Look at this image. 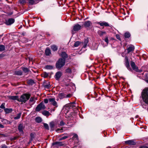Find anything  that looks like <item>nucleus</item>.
I'll return each mask as SVG.
<instances>
[{
  "instance_id": "obj_29",
  "label": "nucleus",
  "mask_w": 148,
  "mask_h": 148,
  "mask_svg": "<svg viewBox=\"0 0 148 148\" xmlns=\"http://www.w3.org/2000/svg\"><path fill=\"white\" fill-rule=\"evenodd\" d=\"M58 97L60 99H62L66 97V95L64 93H60L58 95Z\"/></svg>"
},
{
  "instance_id": "obj_48",
  "label": "nucleus",
  "mask_w": 148,
  "mask_h": 148,
  "mask_svg": "<svg viewBox=\"0 0 148 148\" xmlns=\"http://www.w3.org/2000/svg\"><path fill=\"white\" fill-rule=\"evenodd\" d=\"M1 148H9L5 144L2 145L1 146Z\"/></svg>"
},
{
  "instance_id": "obj_56",
  "label": "nucleus",
  "mask_w": 148,
  "mask_h": 148,
  "mask_svg": "<svg viewBox=\"0 0 148 148\" xmlns=\"http://www.w3.org/2000/svg\"><path fill=\"white\" fill-rule=\"evenodd\" d=\"M62 130V129H60L59 128L57 129L56 130V132H59L60 131Z\"/></svg>"
},
{
  "instance_id": "obj_31",
  "label": "nucleus",
  "mask_w": 148,
  "mask_h": 148,
  "mask_svg": "<svg viewBox=\"0 0 148 148\" xmlns=\"http://www.w3.org/2000/svg\"><path fill=\"white\" fill-rule=\"evenodd\" d=\"M35 121L36 122L40 123L42 122V119L40 117H37L35 118Z\"/></svg>"
},
{
  "instance_id": "obj_53",
  "label": "nucleus",
  "mask_w": 148,
  "mask_h": 148,
  "mask_svg": "<svg viewBox=\"0 0 148 148\" xmlns=\"http://www.w3.org/2000/svg\"><path fill=\"white\" fill-rule=\"evenodd\" d=\"M20 3L23 4H24L25 3V0H20Z\"/></svg>"
},
{
  "instance_id": "obj_44",
  "label": "nucleus",
  "mask_w": 148,
  "mask_h": 148,
  "mask_svg": "<svg viewBox=\"0 0 148 148\" xmlns=\"http://www.w3.org/2000/svg\"><path fill=\"white\" fill-rule=\"evenodd\" d=\"M80 44V42L78 41L76 42L74 45L75 47H78Z\"/></svg>"
},
{
  "instance_id": "obj_2",
  "label": "nucleus",
  "mask_w": 148,
  "mask_h": 148,
  "mask_svg": "<svg viewBox=\"0 0 148 148\" xmlns=\"http://www.w3.org/2000/svg\"><path fill=\"white\" fill-rule=\"evenodd\" d=\"M65 59L64 58L59 59L56 64V67L58 69H60L65 65Z\"/></svg>"
},
{
  "instance_id": "obj_28",
  "label": "nucleus",
  "mask_w": 148,
  "mask_h": 148,
  "mask_svg": "<svg viewBox=\"0 0 148 148\" xmlns=\"http://www.w3.org/2000/svg\"><path fill=\"white\" fill-rule=\"evenodd\" d=\"M3 123L5 124H10L12 122L10 121H8L6 119H4L2 121Z\"/></svg>"
},
{
  "instance_id": "obj_42",
  "label": "nucleus",
  "mask_w": 148,
  "mask_h": 148,
  "mask_svg": "<svg viewBox=\"0 0 148 148\" xmlns=\"http://www.w3.org/2000/svg\"><path fill=\"white\" fill-rule=\"evenodd\" d=\"M30 140H32L35 137V134L33 133H31L30 134Z\"/></svg>"
},
{
  "instance_id": "obj_11",
  "label": "nucleus",
  "mask_w": 148,
  "mask_h": 148,
  "mask_svg": "<svg viewBox=\"0 0 148 148\" xmlns=\"http://www.w3.org/2000/svg\"><path fill=\"white\" fill-rule=\"evenodd\" d=\"M62 75V73L60 71L57 72L56 74L55 77L56 79L59 80Z\"/></svg>"
},
{
  "instance_id": "obj_45",
  "label": "nucleus",
  "mask_w": 148,
  "mask_h": 148,
  "mask_svg": "<svg viewBox=\"0 0 148 148\" xmlns=\"http://www.w3.org/2000/svg\"><path fill=\"white\" fill-rule=\"evenodd\" d=\"M103 40H104V41L106 42L107 44L108 45V36H106L105 37V38L104 39H102Z\"/></svg>"
},
{
  "instance_id": "obj_60",
  "label": "nucleus",
  "mask_w": 148,
  "mask_h": 148,
  "mask_svg": "<svg viewBox=\"0 0 148 148\" xmlns=\"http://www.w3.org/2000/svg\"><path fill=\"white\" fill-rule=\"evenodd\" d=\"M53 111H54L55 110V109H54H54H53Z\"/></svg>"
},
{
  "instance_id": "obj_30",
  "label": "nucleus",
  "mask_w": 148,
  "mask_h": 148,
  "mask_svg": "<svg viewBox=\"0 0 148 148\" xmlns=\"http://www.w3.org/2000/svg\"><path fill=\"white\" fill-rule=\"evenodd\" d=\"M29 3L32 5L36 4L38 2V0H29Z\"/></svg>"
},
{
  "instance_id": "obj_34",
  "label": "nucleus",
  "mask_w": 148,
  "mask_h": 148,
  "mask_svg": "<svg viewBox=\"0 0 148 148\" xmlns=\"http://www.w3.org/2000/svg\"><path fill=\"white\" fill-rule=\"evenodd\" d=\"M21 69L25 73H27L29 72V70L27 68L22 67Z\"/></svg>"
},
{
  "instance_id": "obj_22",
  "label": "nucleus",
  "mask_w": 148,
  "mask_h": 148,
  "mask_svg": "<svg viewBox=\"0 0 148 148\" xmlns=\"http://www.w3.org/2000/svg\"><path fill=\"white\" fill-rule=\"evenodd\" d=\"M4 111L5 113L7 114L11 113L13 111V110L12 108H5L4 110Z\"/></svg>"
},
{
  "instance_id": "obj_24",
  "label": "nucleus",
  "mask_w": 148,
  "mask_h": 148,
  "mask_svg": "<svg viewBox=\"0 0 148 148\" xmlns=\"http://www.w3.org/2000/svg\"><path fill=\"white\" fill-rule=\"evenodd\" d=\"M42 114L44 116L48 117L51 114L48 111L46 110H44L42 112Z\"/></svg>"
},
{
  "instance_id": "obj_37",
  "label": "nucleus",
  "mask_w": 148,
  "mask_h": 148,
  "mask_svg": "<svg viewBox=\"0 0 148 148\" xmlns=\"http://www.w3.org/2000/svg\"><path fill=\"white\" fill-rule=\"evenodd\" d=\"M61 56L62 57L64 58H67V56L66 53L64 52H62Z\"/></svg>"
},
{
  "instance_id": "obj_16",
  "label": "nucleus",
  "mask_w": 148,
  "mask_h": 148,
  "mask_svg": "<svg viewBox=\"0 0 148 148\" xmlns=\"http://www.w3.org/2000/svg\"><path fill=\"white\" fill-rule=\"evenodd\" d=\"M92 23L91 21H87L85 22L84 23V26L86 28H89L92 25Z\"/></svg>"
},
{
  "instance_id": "obj_47",
  "label": "nucleus",
  "mask_w": 148,
  "mask_h": 148,
  "mask_svg": "<svg viewBox=\"0 0 148 148\" xmlns=\"http://www.w3.org/2000/svg\"><path fill=\"white\" fill-rule=\"evenodd\" d=\"M68 136H65L64 137H62V138H60L59 139V140H61L65 139H66L68 138Z\"/></svg>"
},
{
  "instance_id": "obj_43",
  "label": "nucleus",
  "mask_w": 148,
  "mask_h": 148,
  "mask_svg": "<svg viewBox=\"0 0 148 148\" xmlns=\"http://www.w3.org/2000/svg\"><path fill=\"white\" fill-rule=\"evenodd\" d=\"M43 125L44 127L47 130H49V125L48 124L46 123H43Z\"/></svg>"
},
{
  "instance_id": "obj_10",
  "label": "nucleus",
  "mask_w": 148,
  "mask_h": 148,
  "mask_svg": "<svg viewBox=\"0 0 148 148\" xmlns=\"http://www.w3.org/2000/svg\"><path fill=\"white\" fill-rule=\"evenodd\" d=\"M130 65L132 69L136 72H138V67L136 65L134 62L132 61L131 62Z\"/></svg>"
},
{
  "instance_id": "obj_35",
  "label": "nucleus",
  "mask_w": 148,
  "mask_h": 148,
  "mask_svg": "<svg viewBox=\"0 0 148 148\" xmlns=\"http://www.w3.org/2000/svg\"><path fill=\"white\" fill-rule=\"evenodd\" d=\"M88 42V39H85L84 41V45L83 46L84 48H86V47Z\"/></svg>"
},
{
  "instance_id": "obj_7",
  "label": "nucleus",
  "mask_w": 148,
  "mask_h": 148,
  "mask_svg": "<svg viewBox=\"0 0 148 148\" xmlns=\"http://www.w3.org/2000/svg\"><path fill=\"white\" fill-rule=\"evenodd\" d=\"M49 101L53 106H55V108H57L58 106L57 102L56 101L54 98H50L49 99Z\"/></svg>"
},
{
  "instance_id": "obj_39",
  "label": "nucleus",
  "mask_w": 148,
  "mask_h": 148,
  "mask_svg": "<svg viewBox=\"0 0 148 148\" xmlns=\"http://www.w3.org/2000/svg\"><path fill=\"white\" fill-rule=\"evenodd\" d=\"M130 34L129 33H126L125 34L124 36L126 38H128L130 37Z\"/></svg>"
},
{
  "instance_id": "obj_1",
  "label": "nucleus",
  "mask_w": 148,
  "mask_h": 148,
  "mask_svg": "<svg viewBox=\"0 0 148 148\" xmlns=\"http://www.w3.org/2000/svg\"><path fill=\"white\" fill-rule=\"evenodd\" d=\"M141 96L143 101L148 105V88H146L143 90Z\"/></svg>"
},
{
  "instance_id": "obj_17",
  "label": "nucleus",
  "mask_w": 148,
  "mask_h": 148,
  "mask_svg": "<svg viewBox=\"0 0 148 148\" xmlns=\"http://www.w3.org/2000/svg\"><path fill=\"white\" fill-rule=\"evenodd\" d=\"M135 47L134 46L132 45H130L127 49V53H129L133 51Z\"/></svg>"
},
{
  "instance_id": "obj_46",
  "label": "nucleus",
  "mask_w": 148,
  "mask_h": 148,
  "mask_svg": "<svg viewBox=\"0 0 148 148\" xmlns=\"http://www.w3.org/2000/svg\"><path fill=\"white\" fill-rule=\"evenodd\" d=\"M5 104L4 103H2L1 106H0V108L2 109H3L4 110L5 109Z\"/></svg>"
},
{
  "instance_id": "obj_13",
  "label": "nucleus",
  "mask_w": 148,
  "mask_h": 148,
  "mask_svg": "<svg viewBox=\"0 0 148 148\" xmlns=\"http://www.w3.org/2000/svg\"><path fill=\"white\" fill-rule=\"evenodd\" d=\"M81 25L78 24H76L74 26L73 30L75 31H77L81 29Z\"/></svg>"
},
{
  "instance_id": "obj_62",
  "label": "nucleus",
  "mask_w": 148,
  "mask_h": 148,
  "mask_svg": "<svg viewBox=\"0 0 148 148\" xmlns=\"http://www.w3.org/2000/svg\"><path fill=\"white\" fill-rule=\"evenodd\" d=\"M1 0H0V1H1Z\"/></svg>"
},
{
  "instance_id": "obj_50",
  "label": "nucleus",
  "mask_w": 148,
  "mask_h": 148,
  "mask_svg": "<svg viewBox=\"0 0 148 148\" xmlns=\"http://www.w3.org/2000/svg\"><path fill=\"white\" fill-rule=\"evenodd\" d=\"M65 124V123L62 121H61L60 124V126H63Z\"/></svg>"
},
{
  "instance_id": "obj_52",
  "label": "nucleus",
  "mask_w": 148,
  "mask_h": 148,
  "mask_svg": "<svg viewBox=\"0 0 148 148\" xmlns=\"http://www.w3.org/2000/svg\"><path fill=\"white\" fill-rule=\"evenodd\" d=\"M72 95L70 94H68L67 95H66V98L71 97L72 96Z\"/></svg>"
},
{
  "instance_id": "obj_9",
  "label": "nucleus",
  "mask_w": 148,
  "mask_h": 148,
  "mask_svg": "<svg viewBox=\"0 0 148 148\" xmlns=\"http://www.w3.org/2000/svg\"><path fill=\"white\" fill-rule=\"evenodd\" d=\"M97 24L101 26L109 27L110 25L108 23L105 21H100L97 22Z\"/></svg>"
},
{
  "instance_id": "obj_36",
  "label": "nucleus",
  "mask_w": 148,
  "mask_h": 148,
  "mask_svg": "<svg viewBox=\"0 0 148 148\" xmlns=\"http://www.w3.org/2000/svg\"><path fill=\"white\" fill-rule=\"evenodd\" d=\"M78 138L77 135L76 134H73V136L72 138V140H78Z\"/></svg>"
},
{
  "instance_id": "obj_57",
  "label": "nucleus",
  "mask_w": 148,
  "mask_h": 148,
  "mask_svg": "<svg viewBox=\"0 0 148 148\" xmlns=\"http://www.w3.org/2000/svg\"><path fill=\"white\" fill-rule=\"evenodd\" d=\"M140 148H148V147L146 146H142L139 147Z\"/></svg>"
},
{
  "instance_id": "obj_38",
  "label": "nucleus",
  "mask_w": 148,
  "mask_h": 148,
  "mask_svg": "<svg viewBox=\"0 0 148 148\" xmlns=\"http://www.w3.org/2000/svg\"><path fill=\"white\" fill-rule=\"evenodd\" d=\"M65 71L67 73L71 74L72 73L71 69L69 68H68L66 69Z\"/></svg>"
},
{
  "instance_id": "obj_41",
  "label": "nucleus",
  "mask_w": 148,
  "mask_h": 148,
  "mask_svg": "<svg viewBox=\"0 0 148 148\" xmlns=\"http://www.w3.org/2000/svg\"><path fill=\"white\" fill-rule=\"evenodd\" d=\"M49 74L48 73L46 72H44L42 74V77H44V78H46L48 77Z\"/></svg>"
},
{
  "instance_id": "obj_12",
  "label": "nucleus",
  "mask_w": 148,
  "mask_h": 148,
  "mask_svg": "<svg viewBox=\"0 0 148 148\" xmlns=\"http://www.w3.org/2000/svg\"><path fill=\"white\" fill-rule=\"evenodd\" d=\"M14 21V20L12 18H9L5 22V24L8 25H10L13 23Z\"/></svg>"
},
{
  "instance_id": "obj_20",
  "label": "nucleus",
  "mask_w": 148,
  "mask_h": 148,
  "mask_svg": "<svg viewBox=\"0 0 148 148\" xmlns=\"http://www.w3.org/2000/svg\"><path fill=\"white\" fill-rule=\"evenodd\" d=\"M24 128L23 125L22 124H20L18 127V129L19 132L23 134V129Z\"/></svg>"
},
{
  "instance_id": "obj_51",
  "label": "nucleus",
  "mask_w": 148,
  "mask_h": 148,
  "mask_svg": "<svg viewBox=\"0 0 148 148\" xmlns=\"http://www.w3.org/2000/svg\"><path fill=\"white\" fill-rule=\"evenodd\" d=\"M116 38L118 39H119V40H121V38L120 36L118 34H116Z\"/></svg>"
},
{
  "instance_id": "obj_54",
  "label": "nucleus",
  "mask_w": 148,
  "mask_h": 148,
  "mask_svg": "<svg viewBox=\"0 0 148 148\" xmlns=\"http://www.w3.org/2000/svg\"><path fill=\"white\" fill-rule=\"evenodd\" d=\"M5 55L3 54H0V59H1L2 58L4 57L5 56Z\"/></svg>"
},
{
  "instance_id": "obj_23",
  "label": "nucleus",
  "mask_w": 148,
  "mask_h": 148,
  "mask_svg": "<svg viewBox=\"0 0 148 148\" xmlns=\"http://www.w3.org/2000/svg\"><path fill=\"white\" fill-rule=\"evenodd\" d=\"M9 98L10 99H12L13 100H16L19 101V99H18V96H10L9 97Z\"/></svg>"
},
{
  "instance_id": "obj_4",
  "label": "nucleus",
  "mask_w": 148,
  "mask_h": 148,
  "mask_svg": "<svg viewBox=\"0 0 148 148\" xmlns=\"http://www.w3.org/2000/svg\"><path fill=\"white\" fill-rule=\"evenodd\" d=\"M64 107L66 109L71 108H73V109H75L76 108L75 103L74 102L66 104L64 106Z\"/></svg>"
},
{
  "instance_id": "obj_26",
  "label": "nucleus",
  "mask_w": 148,
  "mask_h": 148,
  "mask_svg": "<svg viewBox=\"0 0 148 148\" xmlns=\"http://www.w3.org/2000/svg\"><path fill=\"white\" fill-rule=\"evenodd\" d=\"M45 53L47 56H49L50 54H51L50 50L49 48H47L46 49Z\"/></svg>"
},
{
  "instance_id": "obj_27",
  "label": "nucleus",
  "mask_w": 148,
  "mask_h": 148,
  "mask_svg": "<svg viewBox=\"0 0 148 148\" xmlns=\"http://www.w3.org/2000/svg\"><path fill=\"white\" fill-rule=\"evenodd\" d=\"M97 33L101 37L106 34V32H103L101 30H99L98 31Z\"/></svg>"
},
{
  "instance_id": "obj_18",
  "label": "nucleus",
  "mask_w": 148,
  "mask_h": 148,
  "mask_svg": "<svg viewBox=\"0 0 148 148\" xmlns=\"http://www.w3.org/2000/svg\"><path fill=\"white\" fill-rule=\"evenodd\" d=\"M43 85V87L49 89L51 87V85L50 84L49 82H44Z\"/></svg>"
},
{
  "instance_id": "obj_55",
  "label": "nucleus",
  "mask_w": 148,
  "mask_h": 148,
  "mask_svg": "<svg viewBox=\"0 0 148 148\" xmlns=\"http://www.w3.org/2000/svg\"><path fill=\"white\" fill-rule=\"evenodd\" d=\"M44 102L45 103H47L48 102V100L47 99H44Z\"/></svg>"
},
{
  "instance_id": "obj_19",
  "label": "nucleus",
  "mask_w": 148,
  "mask_h": 148,
  "mask_svg": "<svg viewBox=\"0 0 148 148\" xmlns=\"http://www.w3.org/2000/svg\"><path fill=\"white\" fill-rule=\"evenodd\" d=\"M35 98L34 97H31L29 101V104L30 106H32L33 105L35 102Z\"/></svg>"
},
{
  "instance_id": "obj_32",
  "label": "nucleus",
  "mask_w": 148,
  "mask_h": 148,
  "mask_svg": "<svg viewBox=\"0 0 148 148\" xmlns=\"http://www.w3.org/2000/svg\"><path fill=\"white\" fill-rule=\"evenodd\" d=\"M51 49L53 51H56L58 50V47L55 45H53L51 46Z\"/></svg>"
},
{
  "instance_id": "obj_6",
  "label": "nucleus",
  "mask_w": 148,
  "mask_h": 148,
  "mask_svg": "<svg viewBox=\"0 0 148 148\" xmlns=\"http://www.w3.org/2000/svg\"><path fill=\"white\" fill-rule=\"evenodd\" d=\"M125 61V64L127 68V69H128L129 70H130V71H132V69L131 68L130 64L129 62V59L128 57L126 56L125 58V59L124 60Z\"/></svg>"
},
{
  "instance_id": "obj_3",
  "label": "nucleus",
  "mask_w": 148,
  "mask_h": 148,
  "mask_svg": "<svg viewBox=\"0 0 148 148\" xmlns=\"http://www.w3.org/2000/svg\"><path fill=\"white\" fill-rule=\"evenodd\" d=\"M30 97V95L29 94H24L22 95L19 99V101L25 103Z\"/></svg>"
},
{
  "instance_id": "obj_58",
  "label": "nucleus",
  "mask_w": 148,
  "mask_h": 148,
  "mask_svg": "<svg viewBox=\"0 0 148 148\" xmlns=\"http://www.w3.org/2000/svg\"><path fill=\"white\" fill-rule=\"evenodd\" d=\"M0 127L1 128H3L4 127V126L3 125L0 123Z\"/></svg>"
},
{
  "instance_id": "obj_61",
  "label": "nucleus",
  "mask_w": 148,
  "mask_h": 148,
  "mask_svg": "<svg viewBox=\"0 0 148 148\" xmlns=\"http://www.w3.org/2000/svg\"><path fill=\"white\" fill-rule=\"evenodd\" d=\"M62 131L61 132H62Z\"/></svg>"
},
{
  "instance_id": "obj_59",
  "label": "nucleus",
  "mask_w": 148,
  "mask_h": 148,
  "mask_svg": "<svg viewBox=\"0 0 148 148\" xmlns=\"http://www.w3.org/2000/svg\"><path fill=\"white\" fill-rule=\"evenodd\" d=\"M146 82H147V83H148V80H146Z\"/></svg>"
},
{
  "instance_id": "obj_49",
  "label": "nucleus",
  "mask_w": 148,
  "mask_h": 148,
  "mask_svg": "<svg viewBox=\"0 0 148 148\" xmlns=\"http://www.w3.org/2000/svg\"><path fill=\"white\" fill-rule=\"evenodd\" d=\"M46 69H52V66H48V65H47V66H46Z\"/></svg>"
},
{
  "instance_id": "obj_5",
  "label": "nucleus",
  "mask_w": 148,
  "mask_h": 148,
  "mask_svg": "<svg viewBox=\"0 0 148 148\" xmlns=\"http://www.w3.org/2000/svg\"><path fill=\"white\" fill-rule=\"evenodd\" d=\"M46 107L42 102H41L38 104L36 107L35 111L36 112H39L41 109H45Z\"/></svg>"
},
{
  "instance_id": "obj_14",
  "label": "nucleus",
  "mask_w": 148,
  "mask_h": 148,
  "mask_svg": "<svg viewBox=\"0 0 148 148\" xmlns=\"http://www.w3.org/2000/svg\"><path fill=\"white\" fill-rule=\"evenodd\" d=\"M49 125L51 131H53L54 130V127L56 125V123L54 121H52L49 123Z\"/></svg>"
},
{
  "instance_id": "obj_15",
  "label": "nucleus",
  "mask_w": 148,
  "mask_h": 148,
  "mask_svg": "<svg viewBox=\"0 0 148 148\" xmlns=\"http://www.w3.org/2000/svg\"><path fill=\"white\" fill-rule=\"evenodd\" d=\"M125 143L126 144L130 145H134L136 144V143L133 140L126 141Z\"/></svg>"
},
{
  "instance_id": "obj_33",
  "label": "nucleus",
  "mask_w": 148,
  "mask_h": 148,
  "mask_svg": "<svg viewBox=\"0 0 148 148\" xmlns=\"http://www.w3.org/2000/svg\"><path fill=\"white\" fill-rule=\"evenodd\" d=\"M21 112L18 113L16 116L14 117V119L15 120L19 119L21 118Z\"/></svg>"
},
{
  "instance_id": "obj_21",
  "label": "nucleus",
  "mask_w": 148,
  "mask_h": 148,
  "mask_svg": "<svg viewBox=\"0 0 148 148\" xmlns=\"http://www.w3.org/2000/svg\"><path fill=\"white\" fill-rule=\"evenodd\" d=\"M27 82L29 85H32L35 84L34 80L32 79H30L27 80Z\"/></svg>"
},
{
  "instance_id": "obj_25",
  "label": "nucleus",
  "mask_w": 148,
  "mask_h": 148,
  "mask_svg": "<svg viewBox=\"0 0 148 148\" xmlns=\"http://www.w3.org/2000/svg\"><path fill=\"white\" fill-rule=\"evenodd\" d=\"M22 72L21 70L16 71L14 72V75H22Z\"/></svg>"
},
{
  "instance_id": "obj_40",
  "label": "nucleus",
  "mask_w": 148,
  "mask_h": 148,
  "mask_svg": "<svg viewBox=\"0 0 148 148\" xmlns=\"http://www.w3.org/2000/svg\"><path fill=\"white\" fill-rule=\"evenodd\" d=\"M5 49V47L3 45H0V51H4Z\"/></svg>"
},
{
  "instance_id": "obj_8",
  "label": "nucleus",
  "mask_w": 148,
  "mask_h": 148,
  "mask_svg": "<svg viewBox=\"0 0 148 148\" xmlns=\"http://www.w3.org/2000/svg\"><path fill=\"white\" fill-rule=\"evenodd\" d=\"M64 142L56 141L53 143V145H55L56 147H58L59 146H62L64 145Z\"/></svg>"
}]
</instances>
